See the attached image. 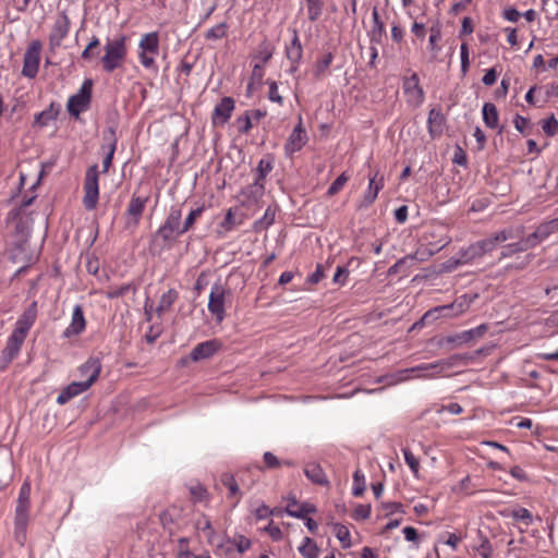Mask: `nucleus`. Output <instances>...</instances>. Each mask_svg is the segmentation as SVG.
I'll return each instance as SVG.
<instances>
[{
	"mask_svg": "<svg viewBox=\"0 0 558 558\" xmlns=\"http://www.w3.org/2000/svg\"><path fill=\"white\" fill-rule=\"evenodd\" d=\"M473 359L474 356L472 354H453L448 359L413 367L411 372H417V377L433 378L446 369L466 365Z\"/></svg>",
	"mask_w": 558,
	"mask_h": 558,
	"instance_id": "obj_1",
	"label": "nucleus"
},
{
	"mask_svg": "<svg viewBox=\"0 0 558 558\" xmlns=\"http://www.w3.org/2000/svg\"><path fill=\"white\" fill-rule=\"evenodd\" d=\"M138 59L145 69H156V57L160 50V38L158 32H150L142 35L138 43Z\"/></svg>",
	"mask_w": 558,
	"mask_h": 558,
	"instance_id": "obj_2",
	"label": "nucleus"
},
{
	"mask_svg": "<svg viewBox=\"0 0 558 558\" xmlns=\"http://www.w3.org/2000/svg\"><path fill=\"white\" fill-rule=\"evenodd\" d=\"M125 36L109 40L105 46V56L101 58L102 68L107 73L121 66L126 56Z\"/></svg>",
	"mask_w": 558,
	"mask_h": 558,
	"instance_id": "obj_3",
	"label": "nucleus"
},
{
	"mask_svg": "<svg viewBox=\"0 0 558 558\" xmlns=\"http://www.w3.org/2000/svg\"><path fill=\"white\" fill-rule=\"evenodd\" d=\"M181 218V206H172L163 225L157 230L155 239H161L163 242H168L184 234L185 232L182 230Z\"/></svg>",
	"mask_w": 558,
	"mask_h": 558,
	"instance_id": "obj_4",
	"label": "nucleus"
},
{
	"mask_svg": "<svg viewBox=\"0 0 558 558\" xmlns=\"http://www.w3.org/2000/svg\"><path fill=\"white\" fill-rule=\"evenodd\" d=\"M488 244V242H483V240L471 244L465 250L460 251L459 257L449 258L446 263H444L442 269L450 271L456 269L459 265L468 264L469 262L483 256L486 252H488L485 246Z\"/></svg>",
	"mask_w": 558,
	"mask_h": 558,
	"instance_id": "obj_5",
	"label": "nucleus"
},
{
	"mask_svg": "<svg viewBox=\"0 0 558 558\" xmlns=\"http://www.w3.org/2000/svg\"><path fill=\"white\" fill-rule=\"evenodd\" d=\"M84 198L83 204L87 210L96 208L99 196L98 186V166L93 165L86 170L84 180Z\"/></svg>",
	"mask_w": 558,
	"mask_h": 558,
	"instance_id": "obj_6",
	"label": "nucleus"
},
{
	"mask_svg": "<svg viewBox=\"0 0 558 558\" xmlns=\"http://www.w3.org/2000/svg\"><path fill=\"white\" fill-rule=\"evenodd\" d=\"M92 80H86L82 84L78 92L69 98L66 108L72 117L78 118L81 112L89 107L92 99Z\"/></svg>",
	"mask_w": 558,
	"mask_h": 558,
	"instance_id": "obj_7",
	"label": "nucleus"
},
{
	"mask_svg": "<svg viewBox=\"0 0 558 558\" xmlns=\"http://www.w3.org/2000/svg\"><path fill=\"white\" fill-rule=\"evenodd\" d=\"M230 295V289H228L227 286L222 284L220 281H217L211 288L208 310L213 315L216 316L218 322H221L225 318V300Z\"/></svg>",
	"mask_w": 558,
	"mask_h": 558,
	"instance_id": "obj_8",
	"label": "nucleus"
},
{
	"mask_svg": "<svg viewBox=\"0 0 558 558\" xmlns=\"http://www.w3.org/2000/svg\"><path fill=\"white\" fill-rule=\"evenodd\" d=\"M41 43L39 40H33L23 58V69H22V75L27 78H34L39 69V62H40V52H41Z\"/></svg>",
	"mask_w": 558,
	"mask_h": 558,
	"instance_id": "obj_9",
	"label": "nucleus"
},
{
	"mask_svg": "<svg viewBox=\"0 0 558 558\" xmlns=\"http://www.w3.org/2000/svg\"><path fill=\"white\" fill-rule=\"evenodd\" d=\"M29 506L31 502H16L14 518V538L21 545H23L26 539V527L29 520Z\"/></svg>",
	"mask_w": 558,
	"mask_h": 558,
	"instance_id": "obj_10",
	"label": "nucleus"
},
{
	"mask_svg": "<svg viewBox=\"0 0 558 558\" xmlns=\"http://www.w3.org/2000/svg\"><path fill=\"white\" fill-rule=\"evenodd\" d=\"M463 305L460 302H452L451 304L436 306L429 311H427L423 317L421 318L420 324L425 325L429 324L439 317H454L459 314H462Z\"/></svg>",
	"mask_w": 558,
	"mask_h": 558,
	"instance_id": "obj_11",
	"label": "nucleus"
},
{
	"mask_svg": "<svg viewBox=\"0 0 558 558\" xmlns=\"http://www.w3.org/2000/svg\"><path fill=\"white\" fill-rule=\"evenodd\" d=\"M70 25L71 22L68 14L64 11L61 12L49 35V45L51 49H56L61 46L63 39L69 34Z\"/></svg>",
	"mask_w": 558,
	"mask_h": 558,
	"instance_id": "obj_12",
	"label": "nucleus"
},
{
	"mask_svg": "<svg viewBox=\"0 0 558 558\" xmlns=\"http://www.w3.org/2000/svg\"><path fill=\"white\" fill-rule=\"evenodd\" d=\"M37 317V302L34 301L17 319L12 335L25 340Z\"/></svg>",
	"mask_w": 558,
	"mask_h": 558,
	"instance_id": "obj_13",
	"label": "nucleus"
},
{
	"mask_svg": "<svg viewBox=\"0 0 558 558\" xmlns=\"http://www.w3.org/2000/svg\"><path fill=\"white\" fill-rule=\"evenodd\" d=\"M307 140L308 138L303 128L302 119L300 118L299 123L295 125L284 144L286 155L292 157L294 153L301 150L305 146Z\"/></svg>",
	"mask_w": 558,
	"mask_h": 558,
	"instance_id": "obj_14",
	"label": "nucleus"
},
{
	"mask_svg": "<svg viewBox=\"0 0 558 558\" xmlns=\"http://www.w3.org/2000/svg\"><path fill=\"white\" fill-rule=\"evenodd\" d=\"M235 108V101L232 97L226 96L217 104L211 113V124L214 126L226 124Z\"/></svg>",
	"mask_w": 558,
	"mask_h": 558,
	"instance_id": "obj_15",
	"label": "nucleus"
},
{
	"mask_svg": "<svg viewBox=\"0 0 558 558\" xmlns=\"http://www.w3.org/2000/svg\"><path fill=\"white\" fill-rule=\"evenodd\" d=\"M25 340L11 333L1 352L0 371L7 369L9 364L19 355Z\"/></svg>",
	"mask_w": 558,
	"mask_h": 558,
	"instance_id": "obj_16",
	"label": "nucleus"
},
{
	"mask_svg": "<svg viewBox=\"0 0 558 558\" xmlns=\"http://www.w3.org/2000/svg\"><path fill=\"white\" fill-rule=\"evenodd\" d=\"M80 376L86 377L81 380L88 388L98 379L101 372V362L98 357H89L84 364L78 367Z\"/></svg>",
	"mask_w": 558,
	"mask_h": 558,
	"instance_id": "obj_17",
	"label": "nucleus"
},
{
	"mask_svg": "<svg viewBox=\"0 0 558 558\" xmlns=\"http://www.w3.org/2000/svg\"><path fill=\"white\" fill-rule=\"evenodd\" d=\"M102 140L105 144L102 145V148L107 149L106 156L102 160V172H108L109 168L111 167L112 159L114 151L117 149V136H116V129L113 126H109L105 132Z\"/></svg>",
	"mask_w": 558,
	"mask_h": 558,
	"instance_id": "obj_18",
	"label": "nucleus"
},
{
	"mask_svg": "<svg viewBox=\"0 0 558 558\" xmlns=\"http://www.w3.org/2000/svg\"><path fill=\"white\" fill-rule=\"evenodd\" d=\"M221 348L218 340H207L198 343L190 353V357L194 362L207 360L211 357Z\"/></svg>",
	"mask_w": 558,
	"mask_h": 558,
	"instance_id": "obj_19",
	"label": "nucleus"
},
{
	"mask_svg": "<svg viewBox=\"0 0 558 558\" xmlns=\"http://www.w3.org/2000/svg\"><path fill=\"white\" fill-rule=\"evenodd\" d=\"M265 186L263 182L254 181V183L245 186L241 193V204L243 206H251L257 203L264 195Z\"/></svg>",
	"mask_w": 558,
	"mask_h": 558,
	"instance_id": "obj_20",
	"label": "nucleus"
},
{
	"mask_svg": "<svg viewBox=\"0 0 558 558\" xmlns=\"http://www.w3.org/2000/svg\"><path fill=\"white\" fill-rule=\"evenodd\" d=\"M86 322L84 318L83 308L81 305H75L73 308L72 320L70 326L64 330V337L77 336L84 331Z\"/></svg>",
	"mask_w": 558,
	"mask_h": 558,
	"instance_id": "obj_21",
	"label": "nucleus"
},
{
	"mask_svg": "<svg viewBox=\"0 0 558 558\" xmlns=\"http://www.w3.org/2000/svg\"><path fill=\"white\" fill-rule=\"evenodd\" d=\"M305 476L314 484L328 486L329 480L319 463L310 462L304 466Z\"/></svg>",
	"mask_w": 558,
	"mask_h": 558,
	"instance_id": "obj_22",
	"label": "nucleus"
},
{
	"mask_svg": "<svg viewBox=\"0 0 558 558\" xmlns=\"http://www.w3.org/2000/svg\"><path fill=\"white\" fill-rule=\"evenodd\" d=\"M286 512L293 518L298 519H305L307 514L315 513L316 507L312 504L304 502L302 505H299L296 499L293 497L290 499Z\"/></svg>",
	"mask_w": 558,
	"mask_h": 558,
	"instance_id": "obj_23",
	"label": "nucleus"
},
{
	"mask_svg": "<svg viewBox=\"0 0 558 558\" xmlns=\"http://www.w3.org/2000/svg\"><path fill=\"white\" fill-rule=\"evenodd\" d=\"M87 389H89V388L85 384H83L81 380L73 381L70 385H68L64 389H62V391L59 393V396L57 398V403L63 405L66 402H69L71 399H73L74 397L86 391Z\"/></svg>",
	"mask_w": 558,
	"mask_h": 558,
	"instance_id": "obj_24",
	"label": "nucleus"
},
{
	"mask_svg": "<svg viewBox=\"0 0 558 558\" xmlns=\"http://www.w3.org/2000/svg\"><path fill=\"white\" fill-rule=\"evenodd\" d=\"M148 201V197H140L133 195L129 206H128V215L132 217L133 226L136 227L140 222L142 214L144 211L145 205Z\"/></svg>",
	"mask_w": 558,
	"mask_h": 558,
	"instance_id": "obj_25",
	"label": "nucleus"
},
{
	"mask_svg": "<svg viewBox=\"0 0 558 558\" xmlns=\"http://www.w3.org/2000/svg\"><path fill=\"white\" fill-rule=\"evenodd\" d=\"M376 177H377V173L373 178H369L368 189L364 194V198L361 204V207L371 206L377 198L379 191L383 189V186H384L383 178H380L377 181Z\"/></svg>",
	"mask_w": 558,
	"mask_h": 558,
	"instance_id": "obj_26",
	"label": "nucleus"
},
{
	"mask_svg": "<svg viewBox=\"0 0 558 558\" xmlns=\"http://www.w3.org/2000/svg\"><path fill=\"white\" fill-rule=\"evenodd\" d=\"M59 111V105L51 102L47 109L35 116L34 124L39 128L47 126L51 121L58 118Z\"/></svg>",
	"mask_w": 558,
	"mask_h": 558,
	"instance_id": "obj_27",
	"label": "nucleus"
},
{
	"mask_svg": "<svg viewBox=\"0 0 558 558\" xmlns=\"http://www.w3.org/2000/svg\"><path fill=\"white\" fill-rule=\"evenodd\" d=\"M403 88L407 94H411L420 101L424 98V92L420 86V78L416 73H413L411 76L407 77L403 82Z\"/></svg>",
	"mask_w": 558,
	"mask_h": 558,
	"instance_id": "obj_28",
	"label": "nucleus"
},
{
	"mask_svg": "<svg viewBox=\"0 0 558 558\" xmlns=\"http://www.w3.org/2000/svg\"><path fill=\"white\" fill-rule=\"evenodd\" d=\"M372 17H373V27L369 32L371 41L380 44L381 38L385 34V26H384V23L380 21L379 13H378V10L376 7L373 8Z\"/></svg>",
	"mask_w": 558,
	"mask_h": 558,
	"instance_id": "obj_29",
	"label": "nucleus"
},
{
	"mask_svg": "<svg viewBox=\"0 0 558 558\" xmlns=\"http://www.w3.org/2000/svg\"><path fill=\"white\" fill-rule=\"evenodd\" d=\"M483 120L487 128L496 129L499 122V114L496 106L492 102H485L483 106Z\"/></svg>",
	"mask_w": 558,
	"mask_h": 558,
	"instance_id": "obj_30",
	"label": "nucleus"
},
{
	"mask_svg": "<svg viewBox=\"0 0 558 558\" xmlns=\"http://www.w3.org/2000/svg\"><path fill=\"white\" fill-rule=\"evenodd\" d=\"M514 238L515 236L513 234V230L510 228V229H504L499 232H496L493 236L483 240V242L489 243L488 245H485L487 251L489 252V251H493L497 244L502 243L507 240L514 239Z\"/></svg>",
	"mask_w": 558,
	"mask_h": 558,
	"instance_id": "obj_31",
	"label": "nucleus"
},
{
	"mask_svg": "<svg viewBox=\"0 0 558 558\" xmlns=\"http://www.w3.org/2000/svg\"><path fill=\"white\" fill-rule=\"evenodd\" d=\"M514 238L515 236L513 234V230L510 228V229H504L499 232H496L493 236L483 240V242L489 243L488 245H485L487 251L489 252V251H493L497 244L502 243L507 240L514 239Z\"/></svg>",
	"mask_w": 558,
	"mask_h": 558,
	"instance_id": "obj_32",
	"label": "nucleus"
},
{
	"mask_svg": "<svg viewBox=\"0 0 558 558\" xmlns=\"http://www.w3.org/2000/svg\"><path fill=\"white\" fill-rule=\"evenodd\" d=\"M302 52H303L302 45L300 43L298 33L294 31L293 39H292L290 46L287 47V58L292 63H299V61L302 58Z\"/></svg>",
	"mask_w": 558,
	"mask_h": 558,
	"instance_id": "obj_33",
	"label": "nucleus"
},
{
	"mask_svg": "<svg viewBox=\"0 0 558 558\" xmlns=\"http://www.w3.org/2000/svg\"><path fill=\"white\" fill-rule=\"evenodd\" d=\"M299 551L304 558H318L319 555L318 546L310 537H305L303 539L302 545L299 547Z\"/></svg>",
	"mask_w": 558,
	"mask_h": 558,
	"instance_id": "obj_34",
	"label": "nucleus"
},
{
	"mask_svg": "<svg viewBox=\"0 0 558 558\" xmlns=\"http://www.w3.org/2000/svg\"><path fill=\"white\" fill-rule=\"evenodd\" d=\"M444 121V116L441 114L440 110H437L435 108L430 109L428 112V130L432 136L435 134V130L437 129V132L440 133V128Z\"/></svg>",
	"mask_w": 558,
	"mask_h": 558,
	"instance_id": "obj_35",
	"label": "nucleus"
},
{
	"mask_svg": "<svg viewBox=\"0 0 558 558\" xmlns=\"http://www.w3.org/2000/svg\"><path fill=\"white\" fill-rule=\"evenodd\" d=\"M221 484L229 489V497L233 498L241 496L239 485L231 473H223L221 475Z\"/></svg>",
	"mask_w": 558,
	"mask_h": 558,
	"instance_id": "obj_36",
	"label": "nucleus"
},
{
	"mask_svg": "<svg viewBox=\"0 0 558 558\" xmlns=\"http://www.w3.org/2000/svg\"><path fill=\"white\" fill-rule=\"evenodd\" d=\"M471 340H473V335L471 332V329L464 330L460 333H457L454 336H448L446 337L441 343H451L456 347L461 345L463 343H468Z\"/></svg>",
	"mask_w": 558,
	"mask_h": 558,
	"instance_id": "obj_37",
	"label": "nucleus"
},
{
	"mask_svg": "<svg viewBox=\"0 0 558 558\" xmlns=\"http://www.w3.org/2000/svg\"><path fill=\"white\" fill-rule=\"evenodd\" d=\"M557 226V221L551 220L539 225L534 232L539 242L544 241L551 234Z\"/></svg>",
	"mask_w": 558,
	"mask_h": 558,
	"instance_id": "obj_38",
	"label": "nucleus"
},
{
	"mask_svg": "<svg viewBox=\"0 0 558 558\" xmlns=\"http://www.w3.org/2000/svg\"><path fill=\"white\" fill-rule=\"evenodd\" d=\"M366 488L365 477L361 470H356L353 474V488L352 494L355 497H360L364 494Z\"/></svg>",
	"mask_w": 558,
	"mask_h": 558,
	"instance_id": "obj_39",
	"label": "nucleus"
},
{
	"mask_svg": "<svg viewBox=\"0 0 558 558\" xmlns=\"http://www.w3.org/2000/svg\"><path fill=\"white\" fill-rule=\"evenodd\" d=\"M227 31H228L227 23H225V22L219 23L206 32L205 38L208 40L221 39L227 35Z\"/></svg>",
	"mask_w": 558,
	"mask_h": 558,
	"instance_id": "obj_40",
	"label": "nucleus"
},
{
	"mask_svg": "<svg viewBox=\"0 0 558 558\" xmlns=\"http://www.w3.org/2000/svg\"><path fill=\"white\" fill-rule=\"evenodd\" d=\"M307 2V16L311 22H315L322 15L323 1L322 0H306Z\"/></svg>",
	"mask_w": 558,
	"mask_h": 558,
	"instance_id": "obj_41",
	"label": "nucleus"
},
{
	"mask_svg": "<svg viewBox=\"0 0 558 558\" xmlns=\"http://www.w3.org/2000/svg\"><path fill=\"white\" fill-rule=\"evenodd\" d=\"M272 168L271 159H260L256 169L257 177L255 180L264 183L266 175L272 170Z\"/></svg>",
	"mask_w": 558,
	"mask_h": 558,
	"instance_id": "obj_42",
	"label": "nucleus"
},
{
	"mask_svg": "<svg viewBox=\"0 0 558 558\" xmlns=\"http://www.w3.org/2000/svg\"><path fill=\"white\" fill-rule=\"evenodd\" d=\"M335 531H336V536L340 541L342 546L344 548L350 547L351 539H350V531L348 530V527L340 523H337V524H335Z\"/></svg>",
	"mask_w": 558,
	"mask_h": 558,
	"instance_id": "obj_43",
	"label": "nucleus"
},
{
	"mask_svg": "<svg viewBox=\"0 0 558 558\" xmlns=\"http://www.w3.org/2000/svg\"><path fill=\"white\" fill-rule=\"evenodd\" d=\"M511 517L517 521H522L526 526L531 525L533 522V515L526 508L512 510Z\"/></svg>",
	"mask_w": 558,
	"mask_h": 558,
	"instance_id": "obj_44",
	"label": "nucleus"
},
{
	"mask_svg": "<svg viewBox=\"0 0 558 558\" xmlns=\"http://www.w3.org/2000/svg\"><path fill=\"white\" fill-rule=\"evenodd\" d=\"M203 211H204V207L203 206L197 207L195 209H192L190 211V214L187 215V217L185 218L184 222L182 223V230L184 232H187L193 227V225L195 223L196 219L201 217Z\"/></svg>",
	"mask_w": 558,
	"mask_h": 558,
	"instance_id": "obj_45",
	"label": "nucleus"
},
{
	"mask_svg": "<svg viewBox=\"0 0 558 558\" xmlns=\"http://www.w3.org/2000/svg\"><path fill=\"white\" fill-rule=\"evenodd\" d=\"M402 452L404 456L405 463L409 465L413 474L416 476L420 468L418 459L413 454V452L409 448H403Z\"/></svg>",
	"mask_w": 558,
	"mask_h": 558,
	"instance_id": "obj_46",
	"label": "nucleus"
},
{
	"mask_svg": "<svg viewBox=\"0 0 558 558\" xmlns=\"http://www.w3.org/2000/svg\"><path fill=\"white\" fill-rule=\"evenodd\" d=\"M235 124L239 133L241 134H247L253 126L251 117H248L246 112L243 116L236 118Z\"/></svg>",
	"mask_w": 558,
	"mask_h": 558,
	"instance_id": "obj_47",
	"label": "nucleus"
},
{
	"mask_svg": "<svg viewBox=\"0 0 558 558\" xmlns=\"http://www.w3.org/2000/svg\"><path fill=\"white\" fill-rule=\"evenodd\" d=\"M349 177L343 172L341 173L328 187L327 194L329 196L336 195L348 182Z\"/></svg>",
	"mask_w": 558,
	"mask_h": 558,
	"instance_id": "obj_48",
	"label": "nucleus"
},
{
	"mask_svg": "<svg viewBox=\"0 0 558 558\" xmlns=\"http://www.w3.org/2000/svg\"><path fill=\"white\" fill-rule=\"evenodd\" d=\"M539 243L541 242L538 241L534 232L529 234L526 238H522L518 241V245L520 246L521 252H526L527 250L535 247Z\"/></svg>",
	"mask_w": 558,
	"mask_h": 558,
	"instance_id": "obj_49",
	"label": "nucleus"
},
{
	"mask_svg": "<svg viewBox=\"0 0 558 558\" xmlns=\"http://www.w3.org/2000/svg\"><path fill=\"white\" fill-rule=\"evenodd\" d=\"M332 59H333L332 53L327 52L322 57V59H319L317 61L316 71H315L316 76L322 75L329 68V65L332 62Z\"/></svg>",
	"mask_w": 558,
	"mask_h": 558,
	"instance_id": "obj_50",
	"label": "nucleus"
},
{
	"mask_svg": "<svg viewBox=\"0 0 558 558\" xmlns=\"http://www.w3.org/2000/svg\"><path fill=\"white\" fill-rule=\"evenodd\" d=\"M543 131L547 136H554L558 129V121L554 114L543 121Z\"/></svg>",
	"mask_w": 558,
	"mask_h": 558,
	"instance_id": "obj_51",
	"label": "nucleus"
},
{
	"mask_svg": "<svg viewBox=\"0 0 558 558\" xmlns=\"http://www.w3.org/2000/svg\"><path fill=\"white\" fill-rule=\"evenodd\" d=\"M276 216V209L271 208L270 206L266 209L264 216L262 219H259L256 222V226H259L260 228H267L275 221Z\"/></svg>",
	"mask_w": 558,
	"mask_h": 558,
	"instance_id": "obj_52",
	"label": "nucleus"
},
{
	"mask_svg": "<svg viewBox=\"0 0 558 558\" xmlns=\"http://www.w3.org/2000/svg\"><path fill=\"white\" fill-rule=\"evenodd\" d=\"M371 505H359L352 514L354 520H366L371 515Z\"/></svg>",
	"mask_w": 558,
	"mask_h": 558,
	"instance_id": "obj_53",
	"label": "nucleus"
},
{
	"mask_svg": "<svg viewBox=\"0 0 558 558\" xmlns=\"http://www.w3.org/2000/svg\"><path fill=\"white\" fill-rule=\"evenodd\" d=\"M460 57H461V71L463 74H465L470 66L469 47L465 43H463L460 47Z\"/></svg>",
	"mask_w": 558,
	"mask_h": 558,
	"instance_id": "obj_54",
	"label": "nucleus"
},
{
	"mask_svg": "<svg viewBox=\"0 0 558 558\" xmlns=\"http://www.w3.org/2000/svg\"><path fill=\"white\" fill-rule=\"evenodd\" d=\"M272 56V49L266 43H263L258 47L257 58L262 60L263 63H267Z\"/></svg>",
	"mask_w": 558,
	"mask_h": 558,
	"instance_id": "obj_55",
	"label": "nucleus"
},
{
	"mask_svg": "<svg viewBox=\"0 0 558 558\" xmlns=\"http://www.w3.org/2000/svg\"><path fill=\"white\" fill-rule=\"evenodd\" d=\"M477 551L482 558H492L493 547L488 538H483L482 543L477 547Z\"/></svg>",
	"mask_w": 558,
	"mask_h": 558,
	"instance_id": "obj_56",
	"label": "nucleus"
},
{
	"mask_svg": "<svg viewBox=\"0 0 558 558\" xmlns=\"http://www.w3.org/2000/svg\"><path fill=\"white\" fill-rule=\"evenodd\" d=\"M263 458L265 465L268 469H278L281 466V461L272 452H265Z\"/></svg>",
	"mask_w": 558,
	"mask_h": 558,
	"instance_id": "obj_57",
	"label": "nucleus"
},
{
	"mask_svg": "<svg viewBox=\"0 0 558 558\" xmlns=\"http://www.w3.org/2000/svg\"><path fill=\"white\" fill-rule=\"evenodd\" d=\"M131 289H133V288L130 283L123 284L119 288H109V290L107 291V295L109 299H116V298L122 296Z\"/></svg>",
	"mask_w": 558,
	"mask_h": 558,
	"instance_id": "obj_58",
	"label": "nucleus"
},
{
	"mask_svg": "<svg viewBox=\"0 0 558 558\" xmlns=\"http://www.w3.org/2000/svg\"><path fill=\"white\" fill-rule=\"evenodd\" d=\"M513 123L518 132H520L521 134H526L525 131L530 126V120L527 118L517 114L513 120Z\"/></svg>",
	"mask_w": 558,
	"mask_h": 558,
	"instance_id": "obj_59",
	"label": "nucleus"
},
{
	"mask_svg": "<svg viewBox=\"0 0 558 558\" xmlns=\"http://www.w3.org/2000/svg\"><path fill=\"white\" fill-rule=\"evenodd\" d=\"M100 41L97 37H93L90 43L87 45V47L82 52V59L89 60L94 56V49H96L99 46Z\"/></svg>",
	"mask_w": 558,
	"mask_h": 558,
	"instance_id": "obj_60",
	"label": "nucleus"
},
{
	"mask_svg": "<svg viewBox=\"0 0 558 558\" xmlns=\"http://www.w3.org/2000/svg\"><path fill=\"white\" fill-rule=\"evenodd\" d=\"M17 501L21 502H31V484L29 482H24L20 488Z\"/></svg>",
	"mask_w": 558,
	"mask_h": 558,
	"instance_id": "obj_61",
	"label": "nucleus"
},
{
	"mask_svg": "<svg viewBox=\"0 0 558 558\" xmlns=\"http://www.w3.org/2000/svg\"><path fill=\"white\" fill-rule=\"evenodd\" d=\"M233 542L234 545L236 546L238 551L241 554H243L251 547V541L243 535H239L236 538H234Z\"/></svg>",
	"mask_w": 558,
	"mask_h": 558,
	"instance_id": "obj_62",
	"label": "nucleus"
},
{
	"mask_svg": "<svg viewBox=\"0 0 558 558\" xmlns=\"http://www.w3.org/2000/svg\"><path fill=\"white\" fill-rule=\"evenodd\" d=\"M178 293L174 290H169L161 298L160 307H170L173 302L177 300Z\"/></svg>",
	"mask_w": 558,
	"mask_h": 558,
	"instance_id": "obj_63",
	"label": "nucleus"
},
{
	"mask_svg": "<svg viewBox=\"0 0 558 558\" xmlns=\"http://www.w3.org/2000/svg\"><path fill=\"white\" fill-rule=\"evenodd\" d=\"M268 98H269V100H271L274 102H278L279 105H281L282 101H283L282 97L278 93L277 83L274 82V81L269 83V95H268Z\"/></svg>",
	"mask_w": 558,
	"mask_h": 558,
	"instance_id": "obj_64",
	"label": "nucleus"
}]
</instances>
